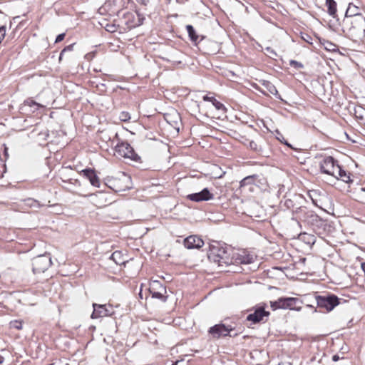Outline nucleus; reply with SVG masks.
Masks as SVG:
<instances>
[{
    "instance_id": "obj_1",
    "label": "nucleus",
    "mask_w": 365,
    "mask_h": 365,
    "mask_svg": "<svg viewBox=\"0 0 365 365\" xmlns=\"http://www.w3.org/2000/svg\"><path fill=\"white\" fill-rule=\"evenodd\" d=\"M357 7L349 4L346 11V19L344 20V31L347 35L354 38L365 31V17L355 10Z\"/></svg>"
},
{
    "instance_id": "obj_2",
    "label": "nucleus",
    "mask_w": 365,
    "mask_h": 365,
    "mask_svg": "<svg viewBox=\"0 0 365 365\" xmlns=\"http://www.w3.org/2000/svg\"><path fill=\"white\" fill-rule=\"evenodd\" d=\"M208 258L210 261L217 263L219 266H222L224 264H228L231 262L227 247L221 245L218 242L210 245Z\"/></svg>"
},
{
    "instance_id": "obj_3",
    "label": "nucleus",
    "mask_w": 365,
    "mask_h": 365,
    "mask_svg": "<svg viewBox=\"0 0 365 365\" xmlns=\"http://www.w3.org/2000/svg\"><path fill=\"white\" fill-rule=\"evenodd\" d=\"M302 302L298 298L281 297L274 302H271V307L275 310L277 309H289L300 310Z\"/></svg>"
},
{
    "instance_id": "obj_4",
    "label": "nucleus",
    "mask_w": 365,
    "mask_h": 365,
    "mask_svg": "<svg viewBox=\"0 0 365 365\" xmlns=\"http://www.w3.org/2000/svg\"><path fill=\"white\" fill-rule=\"evenodd\" d=\"M115 155L118 158H129L134 161L140 160L138 155L135 153L133 148L127 142H121L115 145Z\"/></svg>"
},
{
    "instance_id": "obj_5",
    "label": "nucleus",
    "mask_w": 365,
    "mask_h": 365,
    "mask_svg": "<svg viewBox=\"0 0 365 365\" xmlns=\"http://www.w3.org/2000/svg\"><path fill=\"white\" fill-rule=\"evenodd\" d=\"M317 306L324 308L327 312H330L339 304V299L334 294H327L325 295L316 296Z\"/></svg>"
},
{
    "instance_id": "obj_6",
    "label": "nucleus",
    "mask_w": 365,
    "mask_h": 365,
    "mask_svg": "<svg viewBox=\"0 0 365 365\" xmlns=\"http://www.w3.org/2000/svg\"><path fill=\"white\" fill-rule=\"evenodd\" d=\"M51 258L45 254L34 257L32 260V270L34 274L43 273L51 265Z\"/></svg>"
},
{
    "instance_id": "obj_7",
    "label": "nucleus",
    "mask_w": 365,
    "mask_h": 365,
    "mask_svg": "<svg viewBox=\"0 0 365 365\" xmlns=\"http://www.w3.org/2000/svg\"><path fill=\"white\" fill-rule=\"evenodd\" d=\"M295 214L300 220L312 225H317L322 222V219L314 212L307 210L306 207H297Z\"/></svg>"
},
{
    "instance_id": "obj_8",
    "label": "nucleus",
    "mask_w": 365,
    "mask_h": 365,
    "mask_svg": "<svg viewBox=\"0 0 365 365\" xmlns=\"http://www.w3.org/2000/svg\"><path fill=\"white\" fill-rule=\"evenodd\" d=\"M339 167L337 161L331 156H326L320 162V170L322 173L338 178L336 170Z\"/></svg>"
},
{
    "instance_id": "obj_9",
    "label": "nucleus",
    "mask_w": 365,
    "mask_h": 365,
    "mask_svg": "<svg viewBox=\"0 0 365 365\" xmlns=\"http://www.w3.org/2000/svg\"><path fill=\"white\" fill-rule=\"evenodd\" d=\"M149 292L153 298L160 299L163 302L167 301L168 296L166 295V287H164L159 281L155 280L150 283Z\"/></svg>"
},
{
    "instance_id": "obj_10",
    "label": "nucleus",
    "mask_w": 365,
    "mask_h": 365,
    "mask_svg": "<svg viewBox=\"0 0 365 365\" xmlns=\"http://www.w3.org/2000/svg\"><path fill=\"white\" fill-rule=\"evenodd\" d=\"M254 312L247 315L246 319L253 324L259 323L267 318L269 312L265 310V305L259 304L253 308Z\"/></svg>"
},
{
    "instance_id": "obj_11",
    "label": "nucleus",
    "mask_w": 365,
    "mask_h": 365,
    "mask_svg": "<svg viewBox=\"0 0 365 365\" xmlns=\"http://www.w3.org/2000/svg\"><path fill=\"white\" fill-rule=\"evenodd\" d=\"M233 331V328L231 326H226L224 324H218L212 327L209 329V333L214 338H220L221 336H233L231 334ZM237 334H235L234 336H236Z\"/></svg>"
},
{
    "instance_id": "obj_12",
    "label": "nucleus",
    "mask_w": 365,
    "mask_h": 365,
    "mask_svg": "<svg viewBox=\"0 0 365 365\" xmlns=\"http://www.w3.org/2000/svg\"><path fill=\"white\" fill-rule=\"evenodd\" d=\"M214 195L207 188H204L199 192L190 194L187 198L194 202L207 201L213 199Z\"/></svg>"
},
{
    "instance_id": "obj_13",
    "label": "nucleus",
    "mask_w": 365,
    "mask_h": 365,
    "mask_svg": "<svg viewBox=\"0 0 365 365\" xmlns=\"http://www.w3.org/2000/svg\"><path fill=\"white\" fill-rule=\"evenodd\" d=\"M93 312L91 314L92 319H98L101 317H107L111 314V307L110 309H108L106 305L105 304H93Z\"/></svg>"
},
{
    "instance_id": "obj_14",
    "label": "nucleus",
    "mask_w": 365,
    "mask_h": 365,
    "mask_svg": "<svg viewBox=\"0 0 365 365\" xmlns=\"http://www.w3.org/2000/svg\"><path fill=\"white\" fill-rule=\"evenodd\" d=\"M203 245V240L197 235H190L184 240V246L187 249H199Z\"/></svg>"
},
{
    "instance_id": "obj_15",
    "label": "nucleus",
    "mask_w": 365,
    "mask_h": 365,
    "mask_svg": "<svg viewBox=\"0 0 365 365\" xmlns=\"http://www.w3.org/2000/svg\"><path fill=\"white\" fill-rule=\"evenodd\" d=\"M303 197L301 195H294L291 198L287 197L284 200V206L288 209H292L295 212L297 210V207H304L299 205V200H302Z\"/></svg>"
},
{
    "instance_id": "obj_16",
    "label": "nucleus",
    "mask_w": 365,
    "mask_h": 365,
    "mask_svg": "<svg viewBox=\"0 0 365 365\" xmlns=\"http://www.w3.org/2000/svg\"><path fill=\"white\" fill-rule=\"evenodd\" d=\"M83 176H85L91 182V184L96 187H100L99 178L95 173V170L91 168H86L81 171Z\"/></svg>"
},
{
    "instance_id": "obj_17",
    "label": "nucleus",
    "mask_w": 365,
    "mask_h": 365,
    "mask_svg": "<svg viewBox=\"0 0 365 365\" xmlns=\"http://www.w3.org/2000/svg\"><path fill=\"white\" fill-rule=\"evenodd\" d=\"M260 182L259 175H252L244 178L240 181V187H244L250 185H257V183Z\"/></svg>"
},
{
    "instance_id": "obj_18",
    "label": "nucleus",
    "mask_w": 365,
    "mask_h": 365,
    "mask_svg": "<svg viewBox=\"0 0 365 365\" xmlns=\"http://www.w3.org/2000/svg\"><path fill=\"white\" fill-rule=\"evenodd\" d=\"M203 100L205 101H210L212 102V105L215 107V108L220 111L222 114H225L227 111V108L225 107V106L216 100L214 97H210L208 96H203Z\"/></svg>"
},
{
    "instance_id": "obj_19",
    "label": "nucleus",
    "mask_w": 365,
    "mask_h": 365,
    "mask_svg": "<svg viewBox=\"0 0 365 365\" xmlns=\"http://www.w3.org/2000/svg\"><path fill=\"white\" fill-rule=\"evenodd\" d=\"M354 111L355 118L359 120L361 123L365 124V108L361 106L357 105L354 107Z\"/></svg>"
},
{
    "instance_id": "obj_20",
    "label": "nucleus",
    "mask_w": 365,
    "mask_h": 365,
    "mask_svg": "<svg viewBox=\"0 0 365 365\" xmlns=\"http://www.w3.org/2000/svg\"><path fill=\"white\" fill-rule=\"evenodd\" d=\"M262 86L273 96H274L277 98L281 99V96L278 93V91L276 86L268 81H262Z\"/></svg>"
},
{
    "instance_id": "obj_21",
    "label": "nucleus",
    "mask_w": 365,
    "mask_h": 365,
    "mask_svg": "<svg viewBox=\"0 0 365 365\" xmlns=\"http://www.w3.org/2000/svg\"><path fill=\"white\" fill-rule=\"evenodd\" d=\"M237 260L241 264H250L254 261V257L247 254L245 251H242L238 254Z\"/></svg>"
},
{
    "instance_id": "obj_22",
    "label": "nucleus",
    "mask_w": 365,
    "mask_h": 365,
    "mask_svg": "<svg viewBox=\"0 0 365 365\" xmlns=\"http://www.w3.org/2000/svg\"><path fill=\"white\" fill-rule=\"evenodd\" d=\"M116 264H124L126 262L125 258L120 251H115L110 257Z\"/></svg>"
},
{
    "instance_id": "obj_23",
    "label": "nucleus",
    "mask_w": 365,
    "mask_h": 365,
    "mask_svg": "<svg viewBox=\"0 0 365 365\" xmlns=\"http://www.w3.org/2000/svg\"><path fill=\"white\" fill-rule=\"evenodd\" d=\"M326 6L328 9V14L333 18L336 16V2L334 0H326Z\"/></svg>"
},
{
    "instance_id": "obj_24",
    "label": "nucleus",
    "mask_w": 365,
    "mask_h": 365,
    "mask_svg": "<svg viewBox=\"0 0 365 365\" xmlns=\"http://www.w3.org/2000/svg\"><path fill=\"white\" fill-rule=\"evenodd\" d=\"M336 175L338 176V178H336V179H341L345 182H349L351 181L349 174L343 170L340 165H339L336 170Z\"/></svg>"
},
{
    "instance_id": "obj_25",
    "label": "nucleus",
    "mask_w": 365,
    "mask_h": 365,
    "mask_svg": "<svg viewBox=\"0 0 365 365\" xmlns=\"http://www.w3.org/2000/svg\"><path fill=\"white\" fill-rule=\"evenodd\" d=\"M186 30L188 33V36L190 40L196 43L197 41H198L199 36L196 34V31L193 26L192 25H187Z\"/></svg>"
},
{
    "instance_id": "obj_26",
    "label": "nucleus",
    "mask_w": 365,
    "mask_h": 365,
    "mask_svg": "<svg viewBox=\"0 0 365 365\" xmlns=\"http://www.w3.org/2000/svg\"><path fill=\"white\" fill-rule=\"evenodd\" d=\"M321 43L327 51L331 52H335L338 51L337 45L333 43L331 41H329L327 40H323V41H321Z\"/></svg>"
},
{
    "instance_id": "obj_27",
    "label": "nucleus",
    "mask_w": 365,
    "mask_h": 365,
    "mask_svg": "<svg viewBox=\"0 0 365 365\" xmlns=\"http://www.w3.org/2000/svg\"><path fill=\"white\" fill-rule=\"evenodd\" d=\"M24 106H29L31 108H34V111L36 110H38V108L40 107H42V106L38 103H36V101H34L33 99L31 98H28L26 100L24 101Z\"/></svg>"
},
{
    "instance_id": "obj_28",
    "label": "nucleus",
    "mask_w": 365,
    "mask_h": 365,
    "mask_svg": "<svg viewBox=\"0 0 365 365\" xmlns=\"http://www.w3.org/2000/svg\"><path fill=\"white\" fill-rule=\"evenodd\" d=\"M301 238L306 242L307 244H314L316 238L314 235L307 233H303L301 235Z\"/></svg>"
},
{
    "instance_id": "obj_29",
    "label": "nucleus",
    "mask_w": 365,
    "mask_h": 365,
    "mask_svg": "<svg viewBox=\"0 0 365 365\" xmlns=\"http://www.w3.org/2000/svg\"><path fill=\"white\" fill-rule=\"evenodd\" d=\"M119 119L121 121L127 122L130 119V115L128 112L123 111L119 115Z\"/></svg>"
},
{
    "instance_id": "obj_30",
    "label": "nucleus",
    "mask_w": 365,
    "mask_h": 365,
    "mask_svg": "<svg viewBox=\"0 0 365 365\" xmlns=\"http://www.w3.org/2000/svg\"><path fill=\"white\" fill-rule=\"evenodd\" d=\"M73 46H74V43H72V44H70L67 46H66L61 52L60 53V56H59V61H61L62 59V57L63 56V54L66 53V52H68V51H72L73 50Z\"/></svg>"
},
{
    "instance_id": "obj_31",
    "label": "nucleus",
    "mask_w": 365,
    "mask_h": 365,
    "mask_svg": "<svg viewBox=\"0 0 365 365\" xmlns=\"http://www.w3.org/2000/svg\"><path fill=\"white\" fill-rule=\"evenodd\" d=\"M289 65L292 67H294V68H297V69H301V68H304V65L301 62H299L295 60H290Z\"/></svg>"
},
{
    "instance_id": "obj_32",
    "label": "nucleus",
    "mask_w": 365,
    "mask_h": 365,
    "mask_svg": "<svg viewBox=\"0 0 365 365\" xmlns=\"http://www.w3.org/2000/svg\"><path fill=\"white\" fill-rule=\"evenodd\" d=\"M249 147L251 150H253L255 151H259L261 150V148L258 146L257 142L255 141H250L249 143Z\"/></svg>"
},
{
    "instance_id": "obj_33",
    "label": "nucleus",
    "mask_w": 365,
    "mask_h": 365,
    "mask_svg": "<svg viewBox=\"0 0 365 365\" xmlns=\"http://www.w3.org/2000/svg\"><path fill=\"white\" fill-rule=\"evenodd\" d=\"M277 134H278V136H277V140H279L281 143L287 145L288 147L292 148V145L287 140H285L284 138L283 137V135L281 133H277Z\"/></svg>"
},
{
    "instance_id": "obj_34",
    "label": "nucleus",
    "mask_w": 365,
    "mask_h": 365,
    "mask_svg": "<svg viewBox=\"0 0 365 365\" xmlns=\"http://www.w3.org/2000/svg\"><path fill=\"white\" fill-rule=\"evenodd\" d=\"M11 326L14 328H15L16 329L20 330V329H22V323H21V322L15 320V321L11 322Z\"/></svg>"
},
{
    "instance_id": "obj_35",
    "label": "nucleus",
    "mask_w": 365,
    "mask_h": 365,
    "mask_svg": "<svg viewBox=\"0 0 365 365\" xmlns=\"http://www.w3.org/2000/svg\"><path fill=\"white\" fill-rule=\"evenodd\" d=\"M302 38L307 43L312 44V38L307 34H302Z\"/></svg>"
},
{
    "instance_id": "obj_36",
    "label": "nucleus",
    "mask_w": 365,
    "mask_h": 365,
    "mask_svg": "<svg viewBox=\"0 0 365 365\" xmlns=\"http://www.w3.org/2000/svg\"><path fill=\"white\" fill-rule=\"evenodd\" d=\"M265 50L270 54V56H277V53L271 48V47H267Z\"/></svg>"
},
{
    "instance_id": "obj_37",
    "label": "nucleus",
    "mask_w": 365,
    "mask_h": 365,
    "mask_svg": "<svg viewBox=\"0 0 365 365\" xmlns=\"http://www.w3.org/2000/svg\"><path fill=\"white\" fill-rule=\"evenodd\" d=\"M106 29L109 32H114L116 30V27L115 25H107Z\"/></svg>"
},
{
    "instance_id": "obj_38",
    "label": "nucleus",
    "mask_w": 365,
    "mask_h": 365,
    "mask_svg": "<svg viewBox=\"0 0 365 365\" xmlns=\"http://www.w3.org/2000/svg\"><path fill=\"white\" fill-rule=\"evenodd\" d=\"M65 38V34L63 33V34H58L56 38V41L55 42L56 43H58V42H61V41H63Z\"/></svg>"
},
{
    "instance_id": "obj_39",
    "label": "nucleus",
    "mask_w": 365,
    "mask_h": 365,
    "mask_svg": "<svg viewBox=\"0 0 365 365\" xmlns=\"http://www.w3.org/2000/svg\"><path fill=\"white\" fill-rule=\"evenodd\" d=\"M136 1L143 5H147L149 2V0H136Z\"/></svg>"
},
{
    "instance_id": "obj_40",
    "label": "nucleus",
    "mask_w": 365,
    "mask_h": 365,
    "mask_svg": "<svg viewBox=\"0 0 365 365\" xmlns=\"http://www.w3.org/2000/svg\"><path fill=\"white\" fill-rule=\"evenodd\" d=\"M339 359V356L338 355H334L332 357V360L334 361H337Z\"/></svg>"
},
{
    "instance_id": "obj_41",
    "label": "nucleus",
    "mask_w": 365,
    "mask_h": 365,
    "mask_svg": "<svg viewBox=\"0 0 365 365\" xmlns=\"http://www.w3.org/2000/svg\"><path fill=\"white\" fill-rule=\"evenodd\" d=\"M108 186H109V187H110V188H112L113 190H114L115 192H118V191L122 190V189H114V188H113V187L111 186V185H108Z\"/></svg>"
},
{
    "instance_id": "obj_42",
    "label": "nucleus",
    "mask_w": 365,
    "mask_h": 365,
    "mask_svg": "<svg viewBox=\"0 0 365 365\" xmlns=\"http://www.w3.org/2000/svg\"><path fill=\"white\" fill-rule=\"evenodd\" d=\"M4 358L1 355H0V364H2L4 362Z\"/></svg>"
},
{
    "instance_id": "obj_43",
    "label": "nucleus",
    "mask_w": 365,
    "mask_h": 365,
    "mask_svg": "<svg viewBox=\"0 0 365 365\" xmlns=\"http://www.w3.org/2000/svg\"><path fill=\"white\" fill-rule=\"evenodd\" d=\"M360 192H365V187H361V188L360 189Z\"/></svg>"
},
{
    "instance_id": "obj_44",
    "label": "nucleus",
    "mask_w": 365,
    "mask_h": 365,
    "mask_svg": "<svg viewBox=\"0 0 365 365\" xmlns=\"http://www.w3.org/2000/svg\"><path fill=\"white\" fill-rule=\"evenodd\" d=\"M108 182L112 184V185H114L115 182L113 180H108Z\"/></svg>"
},
{
    "instance_id": "obj_45",
    "label": "nucleus",
    "mask_w": 365,
    "mask_h": 365,
    "mask_svg": "<svg viewBox=\"0 0 365 365\" xmlns=\"http://www.w3.org/2000/svg\"><path fill=\"white\" fill-rule=\"evenodd\" d=\"M178 362V361H175V364H173V365H177Z\"/></svg>"
},
{
    "instance_id": "obj_46",
    "label": "nucleus",
    "mask_w": 365,
    "mask_h": 365,
    "mask_svg": "<svg viewBox=\"0 0 365 365\" xmlns=\"http://www.w3.org/2000/svg\"><path fill=\"white\" fill-rule=\"evenodd\" d=\"M49 365H54V364H49Z\"/></svg>"
}]
</instances>
